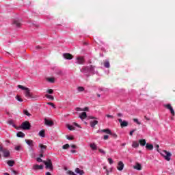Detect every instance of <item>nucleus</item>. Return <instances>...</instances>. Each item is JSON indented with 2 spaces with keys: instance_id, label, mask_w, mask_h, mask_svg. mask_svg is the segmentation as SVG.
I'll list each match as a JSON object with an SVG mask.
<instances>
[{
  "instance_id": "nucleus-30",
  "label": "nucleus",
  "mask_w": 175,
  "mask_h": 175,
  "mask_svg": "<svg viewBox=\"0 0 175 175\" xmlns=\"http://www.w3.org/2000/svg\"><path fill=\"white\" fill-rule=\"evenodd\" d=\"M46 81H49V83H55V79L53 78V77H50V78H46Z\"/></svg>"
},
{
  "instance_id": "nucleus-6",
  "label": "nucleus",
  "mask_w": 175,
  "mask_h": 175,
  "mask_svg": "<svg viewBox=\"0 0 175 175\" xmlns=\"http://www.w3.org/2000/svg\"><path fill=\"white\" fill-rule=\"evenodd\" d=\"M94 69H95V66L90 65V66L83 67L82 68L81 72H94Z\"/></svg>"
},
{
  "instance_id": "nucleus-44",
  "label": "nucleus",
  "mask_w": 175,
  "mask_h": 175,
  "mask_svg": "<svg viewBox=\"0 0 175 175\" xmlns=\"http://www.w3.org/2000/svg\"><path fill=\"white\" fill-rule=\"evenodd\" d=\"M47 105H49V106H52V107H54V109H55V105H54V103H47Z\"/></svg>"
},
{
  "instance_id": "nucleus-15",
  "label": "nucleus",
  "mask_w": 175,
  "mask_h": 175,
  "mask_svg": "<svg viewBox=\"0 0 175 175\" xmlns=\"http://www.w3.org/2000/svg\"><path fill=\"white\" fill-rule=\"evenodd\" d=\"M139 143L142 147H144V146H146L147 142H146V139H142L139 140Z\"/></svg>"
},
{
  "instance_id": "nucleus-57",
  "label": "nucleus",
  "mask_w": 175,
  "mask_h": 175,
  "mask_svg": "<svg viewBox=\"0 0 175 175\" xmlns=\"http://www.w3.org/2000/svg\"><path fill=\"white\" fill-rule=\"evenodd\" d=\"M113 137H114L115 139H116L117 137V134H112Z\"/></svg>"
},
{
  "instance_id": "nucleus-32",
  "label": "nucleus",
  "mask_w": 175,
  "mask_h": 175,
  "mask_svg": "<svg viewBox=\"0 0 175 175\" xmlns=\"http://www.w3.org/2000/svg\"><path fill=\"white\" fill-rule=\"evenodd\" d=\"M69 147H70V145H69L68 144H66L62 146V148H63V150H68V148H69Z\"/></svg>"
},
{
  "instance_id": "nucleus-27",
  "label": "nucleus",
  "mask_w": 175,
  "mask_h": 175,
  "mask_svg": "<svg viewBox=\"0 0 175 175\" xmlns=\"http://www.w3.org/2000/svg\"><path fill=\"white\" fill-rule=\"evenodd\" d=\"M90 148H92V150H98V147L96 146V145L95 144H91Z\"/></svg>"
},
{
  "instance_id": "nucleus-4",
  "label": "nucleus",
  "mask_w": 175,
  "mask_h": 175,
  "mask_svg": "<svg viewBox=\"0 0 175 175\" xmlns=\"http://www.w3.org/2000/svg\"><path fill=\"white\" fill-rule=\"evenodd\" d=\"M21 128L24 131H28L31 129V123L28 121L23 122L21 126Z\"/></svg>"
},
{
  "instance_id": "nucleus-46",
  "label": "nucleus",
  "mask_w": 175,
  "mask_h": 175,
  "mask_svg": "<svg viewBox=\"0 0 175 175\" xmlns=\"http://www.w3.org/2000/svg\"><path fill=\"white\" fill-rule=\"evenodd\" d=\"M98 151H99V152H101L103 154H106V152H105V150H103V149H98Z\"/></svg>"
},
{
  "instance_id": "nucleus-7",
  "label": "nucleus",
  "mask_w": 175,
  "mask_h": 175,
  "mask_svg": "<svg viewBox=\"0 0 175 175\" xmlns=\"http://www.w3.org/2000/svg\"><path fill=\"white\" fill-rule=\"evenodd\" d=\"M12 25L16 27V28H20L21 27V21L18 19H15L12 22Z\"/></svg>"
},
{
  "instance_id": "nucleus-64",
  "label": "nucleus",
  "mask_w": 175,
  "mask_h": 175,
  "mask_svg": "<svg viewBox=\"0 0 175 175\" xmlns=\"http://www.w3.org/2000/svg\"><path fill=\"white\" fill-rule=\"evenodd\" d=\"M46 175H51V173H50V172H46Z\"/></svg>"
},
{
  "instance_id": "nucleus-41",
  "label": "nucleus",
  "mask_w": 175,
  "mask_h": 175,
  "mask_svg": "<svg viewBox=\"0 0 175 175\" xmlns=\"http://www.w3.org/2000/svg\"><path fill=\"white\" fill-rule=\"evenodd\" d=\"M107 161H108V162L109 163L110 165H113V162H114V161L112 160L111 158H108Z\"/></svg>"
},
{
  "instance_id": "nucleus-20",
  "label": "nucleus",
  "mask_w": 175,
  "mask_h": 175,
  "mask_svg": "<svg viewBox=\"0 0 175 175\" xmlns=\"http://www.w3.org/2000/svg\"><path fill=\"white\" fill-rule=\"evenodd\" d=\"M129 124V123H128V122L124 120L123 122H122V124H120L121 128H125V126H128V125Z\"/></svg>"
},
{
  "instance_id": "nucleus-36",
  "label": "nucleus",
  "mask_w": 175,
  "mask_h": 175,
  "mask_svg": "<svg viewBox=\"0 0 175 175\" xmlns=\"http://www.w3.org/2000/svg\"><path fill=\"white\" fill-rule=\"evenodd\" d=\"M104 66H105V68H110V63H109V62H105L104 63Z\"/></svg>"
},
{
  "instance_id": "nucleus-8",
  "label": "nucleus",
  "mask_w": 175,
  "mask_h": 175,
  "mask_svg": "<svg viewBox=\"0 0 175 175\" xmlns=\"http://www.w3.org/2000/svg\"><path fill=\"white\" fill-rule=\"evenodd\" d=\"M165 107H166V109L170 110V111L171 114H172V116L175 115L174 109H173V107H172V105L167 104V105H165Z\"/></svg>"
},
{
  "instance_id": "nucleus-16",
  "label": "nucleus",
  "mask_w": 175,
  "mask_h": 175,
  "mask_svg": "<svg viewBox=\"0 0 175 175\" xmlns=\"http://www.w3.org/2000/svg\"><path fill=\"white\" fill-rule=\"evenodd\" d=\"M77 174L83 175L84 174V171L83 170H80L79 168H76L75 170Z\"/></svg>"
},
{
  "instance_id": "nucleus-1",
  "label": "nucleus",
  "mask_w": 175,
  "mask_h": 175,
  "mask_svg": "<svg viewBox=\"0 0 175 175\" xmlns=\"http://www.w3.org/2000/svg\"><path fill=\"white\" fill-rule=\"evenodd\" d=\"M18 88H20L21 90H23L25 91V96L26 98H33V96H32V93H31V90L28 88H25L21 85H18Z\"/></svg>"
},
{
  "instance_id": "nucleus-3",
  "label": "nucleus",
  "mask_w": 175,
  "mask_h": 175,
  "mask_svg": "<svg viewBox=\"0 0 175 175\" xmlns=\"http://www.w3.org/2000/svg\"><path fill=\"white\" fill-rule=\"evenodd\" d=\"M0 152H3L4 158H9V157H10V151L8 149H3L1 145H0ZM2 156L0 153V158Z\"/></svg>"
},
{
  "instance_id": "nucleus-56",
  "label": "nucleus",
  "mask_w": 175,
  "mask_h": 175,
  "mask_svg": "<svg viewBox=\"0 0 175 175\" xmlns=\"http://www.w3.org/2000/svg\"><path fill=\"white\" fill-rule=\"evenodd\" d=\"M72 148H77V146L76 145H71Z\"/></svg>"
},
{
  "instance_id": "nucleus-21",
  "label": "nucleus",
  "mask_w": 175,
  "mask_h": 175,
  "mask_svg": "<svg viewBox=\"0 0 175 175\" xmlns=\"http://www.w3.org/2000/svg\"><path fill=\"white\" fill-rule=\"evenodd\" d=\"M132 147L134 148H137V147H139V142L137 141H133Z\"/></svg>"
},
{
  "instance_id": "nucleus-17",
  "label": "nucleus",
  "mask_w": 175,
  "mask_h": 175,
  "mask_svg": "<svg viewBox=\"0 0 175 175\" xmlns=\"http://www.w3.org/2000/svg\"><path fill=\"white\" fill-rule=\"evenodd\" d=\"M133 169H136V170H142V165L139 163H136L135 165L133 166Z\"/></svg>"
},
{
  "instance_id": "nucleus-22",
  "label": "nucleus",
  "mask_w": 175,
  "mask_h": 175,
  "mask_svg": "<svg viewBox=\"0 0 175 175\" xmlns=\"http://www.w3.org/2000/svg\"><path fill=\"white\" fill-rule=\"evenodd\" d=\"M95 125H98V121L97 120L90 122V126L92 128H94L95 126Z\"/></svg>"
},
{
  "instance_id": "nucleus-55",
  "label": "nucleus",
  "mask_w": 175,
  "mask_h": 175,
  "mask_svg": "<svg viewBox=\"0 0 175 175\" xmlns=\"http://www.w3.org/2000/svg\"><path fill=\"white\" fill-rule=\"evenodd\" d=\"M119 122L120 123V125L122 124L124 121H122V119H118Z\"/></svg>"
},
{
  "instance_id": "nucleus-53",
  "label": "nucleus",
  "mask_w": 175,
  "mask_h": 175,
  "mask_svg": "<svg viewBox=\"0 0 175 175\" xmlns=\"http://www.w3.org/2000/svg\"><path fill=\"white\" fill-rule=\"evenodd\" d=\"M89 118H90L91 120H96V118L92 116H89Z\"/></svg>"
},
{
  "instance_id": "nucleus-50",
  "label": "nucleus",
  "mask_w": 175,
  "mask_h": 175,
  "mask_svg": "<svg viewBox=\"0 0 175 175\" xmlns=\"http://www.w3.org/2000/svg\"><path fill=\"white\" fill-rule=\"evenodd\" d=\"M106 117H107V118H111V119L114 118V116H111V115H106Z\"/></svg>"
},
{
  "instance_id": "nucleus-37",
  "label": "nucleus",
  "mask_w": 175,
  "mask_h": 175,
  "mask_svg": "<svg viewBox=\"0 0 175 175\" xmlns=\"http://www.w3.org/2000/svg\"><path fill=\"white\" fill-rule=\"evenodd\" d=\"M16 99L18 101V102H23V98H21V97L20 96H16Z\"/></svg>"
},
{
  "instance_id": "nucleus-62",
  "label": "nucleus",
  "mask_w": 175,
  "mask_h": 175,
  "mask_svg": "<svg viewBox=\"0 0 175 175\" xmlns=\"http://www.w3.org/2000/svg\"><path fill=\"white\" fill-rule=\"evenodd\" d=\"M155 147L156 148H157V151H158V149L159 148V145H156Z\"/></svg>"
},
{
  "instance_id": "nucleus-2",
  "label": "nucleus",
  "mask_w": 175,
  "mask_h": 175,
  "mask_svg": "<svg viewBox=\"0 0 175 175\" xmlns=\"http://www.w3.org/2000/svg\"><path fill=\"white\" fill-rule=\"evenodd\" d=\"M43 163L46 165V169H49L51 172L54 170V167H53V162H51V159H48L47 161H43Z\"/></svg>"
},
{
  "instance_id": "nucleus-29",
  "label": "nucleus",
  "mask_w": 175,
  "mask_h": 175,
  "mask_svg": "<svg viewBox=\"0 0 175 175\" xmlns=\"http://www.w3.org/2000/svg\"><path fill=\"white\" fill-rule=\"evenodd\" d=\"M23 114H25V116H27V117H31L32 116L27 109L23 111Z\"/></svg>"
},
{
  "instance_id": "nucleus-23",
  "label": "nucleus",
  "mask_w": 175,
  "mask_h": 175,
  "mask_svg": "<svg viewBox=\"0 0 175 175\" xmlns=\"http://www.w3.org/2000/svg\"><path fill=\"white\" fill-rule=\"evenodd\" d=\"M17 137H24L25 136V134L24 133L19 131L16 134Z\"/></svg>"
},
{
  "instance_id": "nucleus-43",
  "label": "nucleus",
  "mask_w": 175,
  "mask_h": 175,
  "mask_svg": "<svg viewBox=\"0 0 175 175\" xmlns=\"http://www.w3.org/2000/svg\"><path fill=\"white\" fill-rule=\"evenodd\" d=\"M15 150L16 151H20V150H21V146H17L15 147Z\"/></svg>"
},
{
  "instance_id": "nucleus-26",
  "label": "nucleus",
  "mask_w": 175,
  "mask_h": 175,
  "mask_svg": "<svg viewBox=\"0 0 175 175\" xmlns=\"http://www.w3.org/2000/svg\"><path fill=\"white\" fill-rule=\"evenodd\" d=\"M7 164L8 165V166L12 167L14 165V161L9 160L8 161Z\"/></svg>"
},
{
  "instance_id": "nucleus-24",
  "label": "nucleus",
  "mask_w": 175,
  "mask_h": 175,
  "mask_svg": "<svg viewBox=\"0 0 175 175\" xmlns=\"http://www.w3.org/2000/svg\"><path fill=\"white\" fill-rule=\"evenodd\" d=\"M101 132H104V133H107V135H111V131H110V129H109L101 130Z\"/></svg>"
},
{
  "instance_id": "nucleus-54",
  "label": "nucleus",
  "mask_w": 175,
  "mask_h": 175,
  "mask_svg": "<svg viewBox=\"0 0 175 175\" xmlns=\"http://www.w3.org/2000/svg\"><path fill=\"white\" fill-rule=\"evenodd\" d=\"M8 124H10V125L13 124V120L8 121Z\"/></svg>"
},
{
  "instance_id": "nucleus-5",
  "label": "nucleus",
  "mask_w": 175,
  "mask_h": 175,
  "mask_svg": "<svg viewBox=\"0 0 175 175\" xmlns=\"http://www.w3.org/2000/svg\"><path fill=\"white\" fill-rule=\"evenodd\" d=\"M161 155L164 157L165 161H170V157H172V153L167 152V150H163Z\"/></svg>"
},
{
  "instance_id": "nucleus-47",
  "label": "nucleus",
  "mask_w": 175,
  "mask_h": 175,
  "mask_svg": "<svg viewBox=\"0 0 175 175\" xmlns=\"http://www.w3.org/2000/svg\"><path fill=\"white\" fill-rule=\"evenodd\" d=\"M72 125H75V126H77V128H81L80 125L76 122H73Z\"/></svg>"
},
{
  "instance_id": "nucleus-39",
  "label": "nucleus",
  "mask_w": 175,
  "mask_h": 175,
  "mask_svg": "<svg viewBox=\"0 0 175 175\" xmlns=\"http://www.w3.org/2000/svg\"><path fill=\"white\" fill-rule=\"evenodd\" d=\"M136 131H137V129H135L132 130L131 131H130V133H129L130 136H133V133L135 132H136Z\"/></svg>"
},
{
  "instance_id": "nucleus-19",
  "label": "nucleus",
  "mask_w": 175,
  "mask_h": 175,
  "mask_svg": "<svg viewBox=\"0 0 175 175\" xmlns=\"http://www.w3.org/2000/svg\"><path fill=\"white\" fill-rule=\"evenodd\" d=\"M79 118H81V120H85V118H87V113L83 112L81 115H79Z\"/></svg>"
},
{
  "instance_id": "nucleus-12",
  "label": "nucleus",
  "mask_w": 175,
  "mask_h": 175,
  "mask_svg": "<svg viewBox=\"0 0 175 175\" xmlns=\"http://www.w3.org/2000/svg\"><path fill=\"white\" fill-rule=\"evenodd\" d=\"M63 57L66 59H73V55L70 53H64L63 55Z\"/></svg>"
},
{
  "instance_id": "nucleus-13",
  "label": "nucleus",
  "mask_w": 175,
  "mask_h": 175,
  "mask_svg": "<svg viewBox=\"0 0 175 175\" xmlns=\"http://www.w3.org/2000/svg\"><path fill=\"white\" fill-rule=\"evenodd\" d=\"M33 170H42L43 169V165H39L36 164V165H33Z\"/></svg>"
},
{
  "instance_id": "nucleus-18",
  "label": "nucleus",
  "mask_w": 175,
  "mask_h": 175,
  "mask_svg": "<svg viewBox=\"0 0 175 175\" xmlns=\"http://www.w3.org/2000/svg\"><path fill=\"white\" fill-rule=\"evenodd\" d=\"M25 142L28 144V146H30V147L33 146V141L31 139H25Z\"/></svg>"
},
{
  "instance_id": "nucleus-63",
  "label": "nucleus",
  "mask_w": 175,
  "mask_h": 175,
  "mask_svg": "<svg viewBox=\"0 0 175 175\" xmlns=\"http://www.w3.org/2000/svg\"><path fill=\"white\" fill-rule=\"evenodd\" d=\"M12 172L14 173L15 174H17V171L16 170H13Z\"/></svg>"
},
{
  "instance_id": "nucleus-48",
  "label": "nucleus",
  "mask_w": 175,
  "mask_h": 175,
  "mask_svg": "<svg viewBox=\"0 0 175 175\" xmlns=\"http://www.w3.org/2000/svg\"><path fill=\"white\" fill-rule=\"evenodd\" d=\"M66 139H68V140H73V137L72 136L69 137L67 135Z\"/></svg>"
},
{
  "instance_id": "nucleus-38",
  "label": "nucleus",
  "mask_w": 175,
  "mask_h": 175,
  "mask_svg": "<svg viewBox=\"0 0 175 175\" xmlns=\"http://www.w3.org/2000/svg\"><path fill=\"white\" fill-rule=\"evenodd\" d=\"M47 94H54V90L53 89H48L46 91Z\"/></svg>"
},
{
  "instance_id": "nucleus-10",
  "label": "nucleus",
  "mask_w": 175,
  "mask_h": 175,
  "mask_svg": "<svg viewBox=\"0 0 175 175\" xmlns=\"http://www.w3.org/2000/svg\"><path fill=\"white\" fill-rule=\"evenodd\" d=\"M76 64H78V65H83V64H84V57H77Z\"/></svg>"
},
{
  "instance_id": "nucleus-31",
  "label": "nucleus",
  "mask_w": 175,
  "mask_h": 175,
  "mask_svg": "<svg viewBox=\"0 0 175 175\" xmlns=\"http://www.w3.org/2000/svg\"><path fill=\"white\" fill-rule=\"evenodd\" d=\"M45 96L48 99H51V100H54V96H51L50 94H46Z\"/></svg>"
},
{
  "instance_id": "nucleus-49",
  "label": "nucleus",
  "mask_w": 175,
  "mask_h": 175,
  "mask_svg": "<svg viewBox=\"0 0 175 175\" xmlns=\"http://www.w3.org/2000/svg\"><path fill=\"white\" fill-rule=\"evenodd\" d=\"M75 110H76L77 111H83V109H81V108H80V107H77V108L75 109Z\"/></svg>"
},
{
  "instance_id": "nucleus-58",
  "label": "nucleus",
  "mask_w": 175,
  "mask_h": 175,
  "mask_svg": "<svg viewBox=\"0 0 175 175\" xmlns=\"http://www.w3.org/2000/svg\"><path fill=\"white\" fill-rule=\"evenodd\" d=\"M118 117H122V113H118Z\"/></svg>"
},
{
  "instance_id": "nucleus-52",
  "label": "nucleus",
  "mask_w": 175,
  "mask_h": 175,
  "mask_svg": "<svg viewBox=\"0 0 175 175\" xmlns=\"http://www.w3.org/2000/svg\"><path fill=\"white\" fill-rule=\"evenodd\" d=\"M107 139H109V135H105L104 140H107Z\"/></svg>"
},
{
  "instance_id": "nucleus-14",
  "label": "nucleus",
  "mask_w": 175,
  "mask_h": 175,
  "mask_svg": "<svg viewBox=\"0 0 175 175\" xmlns=\"http://www.w3.org/2000/svg\"><path fill=\"white\" fill-rule=\"evenodd\" d=\"M146 148L147 150H150V151H152V150H154V146L151 144L147 143L146 145Z\"/></svg>"
},
{
  "instance_id": "nucleus-33",
  "label": "nucleus",
  "mask_w": 175,
  "mask_h": 175,
  "mask_svg": "<svg viewBox=\"0 0 175 175\" xmlns=\"http://www.w3.org/2000/svg\"><path fill=\"white\" fill-rule=\"evenodd\" d=\"M67 128H68V129H69V131H75V127H73V126H71V125H70V124H68L67 125Z\"/></svg>"
},
{
  "instance_id": "nucleus-42",
  "label": "nucleus",
  "mask_w": 175,
  "mask_h": 175,
  "mask_svg": "<svg viewBox=\"0 0 175 175\" xmlns=\"http://www.w3.org/2000/svg\"><path fill=\"white\" fill-rule=\"evenodd\" d=\"M44 153V150H40V158H43V154Z\"/></svg>"
},
{
  "instance_id": "nucleus-35",
  "label": "nucleus",
  "mask_w": 175,
  "mask_h": 175,
  "mask_svg": "<svg viewBox=\"0 0 175 175\" xmlns=\"http://www.w3.org/2000/svg\"><path fill=\"white\" fill-rule=\"evenodd\" d=\"M133 122H136V124H137V125H141L142 124V122H140L137 118H134Z\"/></svg>"
},
{
  "instance_id": "nucleus-34",
  "label": "nucleus",
  "mask_w": 175,
  "mask_h": 175,
  "mask_svg": "<svg viewBox=\"0 0 175 175\" xmlns=\"http://www.w3.org/2000/svg\"><path fill=\"white\" fill-rule=\"evenodd\" d=\"M77 91L79 92H83V91H84V87H81V86H79L77 88Z\"/></svg>"
},
{
  "instance_id": "nucleus-61",
  "label": "nucleus",
  "mask_w": 175,
  "mask_h": 175,
  "mask_svg": "<svg viewBox=\"0 0 175 175\" xmlns=\"http://www.w3.org/2000/svg\"><path fill=\"white\" fill-rule=\"evenodd\" d=\"M36 50H39V49H42V48L39 46H36Z\"/></svg>"
},
{
  "instance_id": "nucleus-11",
  "label": "nucleus",
  "mask_w": 175,
  "mask_h": 175,
  "mask_svg": "<svg viewBox=\"0 0 175 175\" xmlns=\"http://www.w3.org/2000/svg\"><path fill=\"white\" fill-rule=\"evenodd\" d=\"M117 169L119 172L124 170V163H122V161H120L118 163Z\"/></svg>"
},
{
  "instance_id": "nucleus-9",
  "label": "nucleus",
  "mask_w": 175,
  "mask_h": 175,
  "mask_svg": "<svg viewBox=\"0 0 175 175\" xmlns=\"http://www.w3.org/2000/svg\"><path fill=\"white\" fill-rule=\"evenodd\" d=\"M44 123L45 125H47L48 126H53V125H54V122H53V120H47V118H44Z\"/></svg>"
},
{
  "instance_id": "nucleus-45",
  "label": "nucleus",
  "mask_w": 175,
  "mask_h": 175,
  "mask_svg": "<svg viewBox=\"0 0 175 175\" xmlns=\"http://www.w3.org/2000/svg\"><path fill=\"white\" fill-rule=\"evenodd\" d=\"M36 161H37V162H43V161H42V159H41V158L40 157H37L36 158Z\"/></svg>"
},
{
  "instance_id": "nucleus-25",
  "label": "nucleus",
  "mask_w": 175,
  "mask_h": 175,
  "mask_svg": "<svg viewBox=\"0 0 175 175\" xmlns=\"http://www.w3.org/2000/svg\"><path fill=\"white\" fill-rule=\"evenodd\" d=\"M45 133H46V131H44V130H41L39 132V136H40L41 137H44Z\"/></svg>"
},
{
  "instance_id": "nucleus-40",
  "label": "nucleus",
  "mask_w": 175,
  "mask_h": 175,
  "mask_svg": "<svg viewBox=\"0 0 175 175\" xmlns=\"http://www.w3.org/2000/svg\"><path fill=\"white\" fill-rule=\"evenodd\" d=\"M67 174H69V175H76V174H75V172H73L71 170H68L67 172Z\"/></svg>"
},
{
  "instance_id": "nucleus-60",
  "label": "nucleus",
  "mask_w": 175,
  "mask_h": 175,
  "mask_svg": "<svg viewBox=\"0 0 175 175\" xmlns=\"http://www.w3.org/2000/svg\"><path fill=\"white\" fill-rule=\"evenodd\" d=\"M70 152H72V154H75V152H76V150H72Z\"/></svg>"
},
{
  "instance_id": "nucleus-59",
  "label": "nucleus",
  "mask_w": 175,
  "mask_h": 175,
  "mask_svg": "<svg viewBox=\"0 0 175 175\" xmlns=\"http://www.w3.org/2000/svg\"><path fill=\"white\" fill-rule=\"evenodd\" d=\"M144 118H145L146 120H147V121H150V118H147L146 116H144Z\"/></svg>"
},
{
  "instance_id": "nucleus-51",
  "label": "nucleus",
  "mask_w": 175,
  "mask_h": 175,
  "mask_svg": "<svg viewBox=\"0 0 175 175\" xmlns=\"http://www.w3.org/2000/svg\"><path fill=\"white\" fill-rule=\"evenodd\" d=\"M82 111H88V107H85L83 109H82Z\"/></svg>"
},
{
  "instance_id": "nucleus-28",
  "label": "nucleus",
  "mask_w": 175,
  "mask_h": 175,
  "mask_svg": "<svg viewBox=\"0 0 175 175\" xmlns=\"http://www.w3.org/2000/svg\"><path fill=\"white\" fill-rule=\"evenodd\" d=\"M39 147H40L41 150H43L44 151H46L47 146L46 145H43L42 144H39Z\"/></svg>"
}]
</instances>
